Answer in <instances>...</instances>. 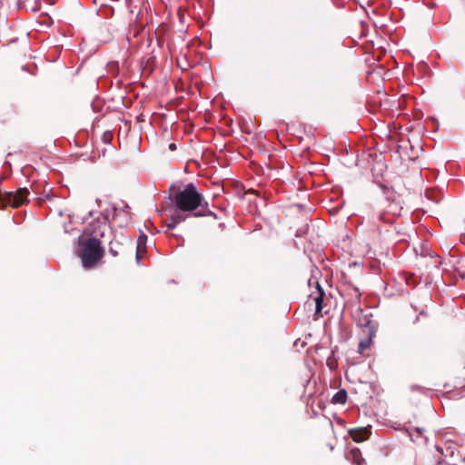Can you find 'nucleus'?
Segmentation results:
<instances>
[{
  "instance_id": "nucleus-9",
  "label": "nucleus",
  "mask_w": 465,
  "mask_h": 465,
  "mask_svg": "<svg viewBox=\"0 0 465 465\" xmlns=\"http://www.w3.org/2000/svg\"><path fill=\"white\" fill-rule=\"evenodd\" d=\"M323 296H324V292L320 287V285H318L317 286V294L314 298H312L315 304V313L316 314L321 313L323 309Z\"/></svg>"
},
{
  "instance_id": "nucleus-7",
  "label": "nucleus",
  "mask_w": 465,
  "mask_h": 465,
  "mask_svg": "<svg viewBox=\"0 0 465 465\" xmlns=\"http://www.w3.org/2000/svg\"><path fill=\"white\" fill-rule=\"evenodd\" d=\"M366 332V338L362 339L359 343V352L363 353L365 350L369 349L371 343L372 337L374 335L373 331L370 328H366L363 330Z\"/></svg>"
},
{
  "instance_id": "nucleus-6",
  "label": "nucleus",
  "mask_w": 465,
  "mask_h": 465,
  "mask_svg": "<svg viewBox=\"0 0 465 465\" xmlns=\"http://www.w3.org/2000/svg\"><path fill=\"white\" fill-rule=\"evenodd\" d=\"M463 381H465V364L456 369L451 384L454 388H464Z\"/></svg>"
},
{
  "instance_id": "nucleus-5",
  "label": "nucleus",
  "mask_w": 465,
  "mask_h": 465,
  "mask_svg": "<svg viewBox=\"0 0 465 465\" xmlns=\"http://www.w3.org/2000/svg\"><path fill=\"white\" fill-rule=\"evenodd\" d=\"M349 434L354 441L361 442L366 440L370 437L371 431L366 427H361L351 429L349 430Z\"/></svg>"
},
{
  "instance_id": "nucleus-12",
  "label": "nucleus",
  "mask_w": 465,
  "mask_h": 465,
  "mask_svg": "<svg viewBox=\"0 0 465 465\" xmlns=\"http://www.w3.org/2000/svg\"><path fill=\"white\" fill-rule=\"evenodd\" d=\"M185 216L183 214H177L176 216L171 217V223L167 224L168 229H174L181 222L184 221Z\"/></svg>"
},
{
  "instance_id": "nucleus-8",
  "label": "nucleus",
  "mask_w": 465,
  "mask_h": 465,
  "mask_svg": "<svg viewBox=\"0 0 465 465\" xmlns=\"http://www.w3.org/2000/svg\"><path fill=\"white\" fill-rule=\"evenodd\" d=\"M16 8L35 13L40 10L41 5L40 2H16Z\"/></svg>"
},
{
  "instance_id": "nucleus-11",
  "label": "nucleus",
  "mask_w": 465,
  "mask_h": 465,
  "mask_svg": "<svg viewBox=\"0 0 465 465\" xmlns=\"http://www.w3.org/2000/svg\"><path fill=\"white\" fill-rule=\"evenodd\" d=\"M347 401V391L344 389L338 391L332 397L331 402L334 404H345Z\"/></svg>"
},
{
  "instance_id": "nucleus-1",
  "label": "nucleus",
  "mask_w": 465,
  "mask_h": 465,
  "mask_svg": "<svg viewBox=\"0 0 465 465\" xmlns=\"http://www.w3.org/2000/svg\"><path fill=\"white\" fill-rule=\"evenodd\" d=\"M173 202L175 206L183 212H194L200 208L198 212L194 213L196 217H216L215 213L210 210L209 203L204 201L203 195L192 183L174 194Z\"/></svg>"
},
{
  "instance_id": "nucleus-4",
  "label": "nucleus",
  "mask_w": 465,
  "mask_h": 465,
  "mask_svg": "<svg viewBox=\"0 0 465 465\" xmlns=\"http://www.w3.org/2000/svg\"><path fill=\"white\" fill-rule=\"evenodd\" d=\"M402 206L399 201H391L388 203V206L383 210L377 213V218L379 221L392 224L396 218L401 216Z\"/></svg>"
},
{
  "instance_id": "nucleus-2",
  "label": "nucleus",
  "mask_w": 465,
  "mask_h": 465,
  "mask_svg": "<svg viewBox=\"0 0 465 465\" xmlns=\"http://www.w3.org/2000/svg\"><path fill=\"white\" fill-rule=\"evenodd\" d=\"M104 254L101 242L96 238H89L82 243L81 259L84 268H93Z\"/></svg>"
},
{
  "instance_id": "nucleus-14",
  "label": "nucleus",
  "mask_w": 465,
  "mask_h": 465,
  "mask_svg": "<svg viewBox=\"0 0 465 465\" xmlns=\"http://www.w3.org/2000/svg\"><path fill=\"white\" fill-rule=\"evenodd\" d=\"M113 138V134L111 132H105L103 135V140L104 143H110Z\"/></svg>"
},
{
  "instance_id": "nucleus-3",
  "label": "nucleus",
  "mask_w": 465,
  "mask_h": 465,
  "mask_svg": "<svg viewBox=\"0 0 465 465\" xmlns=\"http://www.w3.org/2000/svg\"><path fill=\"white\" fill-rule=\"evenodd\" d=\"M29 194L27 188H19L15 193L0 191V209L8 206L13 208L20 207L26 200Z\"/></svg>"
},
{
  "instance_id": "nucleus-18",
  "label": "nucleus",
  "mask_w": 465,
  "mask_h": 465,
  "mask_svg": "<svg viewBox=\"0 0 465 465\" xmlns=\"http://www.w3.org/2000/svg\"><path fill=\"white\" fill-rule=\"evenodd\" d=\"M366 4H367L368 6L371 5V2L370 1H367Z\"/></svg>"
},
{
  "instance_id": "nucleus-10",
  "label": "nucleus",
  "mask_w": 465,
  "mask_h": 465,
  "mask_svg": "<svg viewBox=\"0 0 465 465\" xmlns=\"http://www.w3.org/2000/svg\"><path fill=\"white\" fill-rule=\"evenodd\" d=\"M349 460H351V462L355 465H367L365 460L362 457L361 451L357 448L351 450Z\"/></svg>"
},
{
  "instance_id": "nucleus-16",
  "label": "nucleus",
  "mask_w": 465,
  "mask_h": 465,
  "mask_svg": "<svg viewBox=\"0 0 465 465\" xmlns=\"http://www.w3.org/2000/svg\"><path fill=\"white\" fill-rule=\"evenodd\" d=\"M416 431L421 435L423 431H425V430L423 428H416Z\"/></svg>"
},
{
  "instance_id": "nucleus-17",
  "label": "nucleus",
  "mask_w": 465,
  "mask_h": 465,
  "mask_svg": "<svg viewBox=\"0 0 465 465\" xmlns=\"http://www.w3.org/2000/svg\"><path fill=\"white\" fill-rule=\"evenodd\" d=\"M136 257L137 259L139 258V249L137 250Z\"/></svg>"
},
{
  "instance_id": "nucleus-15",
  "label": "nucleus",
  "mask_w": 465,
  "mask_h": 465,
  "mask_svg": "<svg viewBox=\"0 0 465 465\" xmlns=\"http://www.w3.org/2000/svg\"><path fill=\"white\" fill-rule=\"evenodd\" d=\"M176 148H177V146H176L175 143H172L169 144V149L171 151H174V150H176Z\"/></svg>"
},
{
  "instance_id": "nucleus-13",
  "label": "nucleus",
  "mask_w": 465,
  "mask_h": 465,
  "mask_svg": "<svg viewBox=\"0 0 465 465\" xmlns=\"http://www.w3.org/2000/svg\"><path fill=\"white\" fill-rule=\"evenodd\" d=\"M114 244H119V242H116V241H115V242L112 241V242H110L109 252H110V253H112L114 256H116V255L118 254V252H117V251H115V248H114Z\"/></svg>"
}]
</instances>
